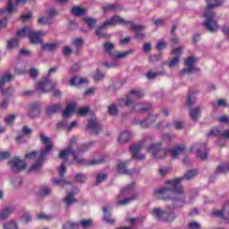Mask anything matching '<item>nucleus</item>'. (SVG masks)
I'll return each mask as SVG.
<instances>
[{"instance_id":"nucleus-8","label":"nucleus","mask_w":229,"mask_h":229,"mask_svg":"<svg viewBox=\"0 0 229 229\" xmlns=\"http://www.w3.org/2000/svg\"><path fill=\"white\" fill-rule=\"evenodd\" d=\"M17 37H28L31 44H42V37H44V32L35 31L33 29L24 27L21 30L17 31Z\"/></svg>"},{"instance_id":"nucleus-60","label":"nucleus","mask_w":229,"mask_h":229,"mask_svg":"<svg viewBox=\"0 0 229 229\" xmlns=\"http://www.w3.org/2000/svg\"><path fill=\"white\" fill-rule=\"evenodd\" d=\"M174 126L175 130H182L183 129V123L174 122Z\"/></svg>"},{"instance_id":"nucleus-47","label":"nucleus","mask_w":229,"mask_h":229,"mask_svg":"<svg viewBox=\"0 0 229 229\" xmlns=\"http://www.w3.org/2000/svg\"><path fill=\"white\" fill-rule=\"evenodd\" d=\"M106 180V174H98L97 175V184L101 183V182H105Z\"/></svg>"},{"instance_id":"nucleus-54","label":"nucleus","mask_w":229,"mask_h":229,"mask_svg":"<svg viewBox=\"0 0 229 229\" xmlns=\"http://www.w3.org/2000/svg\"><path fill=\"white\" fill-rule=\"evenodd\" d=\"M133 198H128L125 199L118 200L117 204L118 205H128L131 201H132Z\"/></svg>"},{"instance_id":"nucleus-6","label":"nucleus","mask_w":229,"mask_h":229,"mask_svg":"<svg viewBox=\"0 0 229 229\" xmlns=\"http://www.w3.org/2000/svg\"><path fill=\"white\" fill-rule=\"evenodd\" d=\"M208 3V6L205 9L204 17L206 18V21L204 22V26L209 33H216L217 30H219V25H217V21H213L214 17H216V13L212 12V8H217V6H221V3L219 0H206Z\"/></svg>"},{"instance_id":"nucleus-1","label":"nucleus","mask_w":229,"mask_h":229,"mask_svg":"<svg viewBox=\"0 0 229 229\" xmlns=\"http://www.w3.org/2000/svg\"><path fill=\"white\" fill-rule=\"evenodd\" d=\"M148 142H151V137L149 136L144 138L141 143H138L131 147V153L135 160H144L146 158V155L142 154L144 148L146 151L152 153L154 158H157V160L165 158L169 154L171 158L176 160V158L181 155H183V152L185 151L184 146L175 147L167 150L165 148H162L161 142L152 143L151 145L147 146Z\"/></svg>"},{"instance_id":"nucleus-15","label":"nucleus","mask_w":229,"mask_h":229,"mask_svg":"<svg viewBox=\"0 0 229 229\" xmlns=\"http://www.w3.org/2000/svg\"><path fill=\"white\" fill-rule=\"evenodd\" d=\"M213 216L216 217H221V219H224L225 221H229V203H226L222 211L221 210H214Z\"/></svg>"},{"instance_id":"nucleus-41","label":"nucleus","mask_w":229,"mask_h":229,"mask_svg":"<svg viewBox=\"0 0 229 229\" xmlns=\"http://www.w3.org/2000/svg\"><path fill=\"white\" fill-rule=\"evenodd\" d=\"M75 180L79 183H84L85 180H87V176H85L83 174H78L75 175Z\"/></svg>"},{"instance_id":"nucleus-7","label":"nucleus","mask_w":229,"mask_h":229,"mask_svg":"<svg viewBox=\"0 0 229 229\" xmlns=\"http://www.w3.org/2000/svg\"><path fill=\"white\" fill-rule=\"evenodd\" d=\"M117 24H122L123 26H129L131 30L136 31L137 33H139V31L146 30V27H144L143 25H135L132 21H128L119 16H114L109 20L106 21L105 23L98 27V30H97L96 31V35L98 37H105V35L101 33V30H104V28H108L110 26H117Z\"/></svg>"},{"instance_id":"nucleus-18","label":"nucleus","mask_w":229,"mask_h":229,"mask_svg":"<svg viewBox=\"0 0 229 229\" xmlns=\"http://www.w3.org/2000/svg\"><path fill=\"white\" fill-rule=\"evenodd\" d=\"M213 135L223 137L224 139H229V129L223 131L219 130V128H214L208 133V137H212Z\"/></svg>"},{"instance_id":"nucleus-12","label":"nucleus","mask_w":229,"mask_h":229,"mask_svg":"<svg viewBox=\"0 0 229 229\" xmlns=\"http://www.w3.org/2000/svg\"><path fill=\"white\" fill-rule=\"evenodd\" d=\"M10 165L13 173H19V171H24L26 169V163L19 157H13L10 161Z\"/></svg>"},{"instance_id":"nucleus-49","label":"nucleus","mask_w":229,"mask_h":229,"mask_svg":"<svg viewBox=\"0 0 229 229\" xmlns=\"http://www.w3.org/2000/svg\"><path fill=\"white\" fill-rule=\"evenodd\" d=\"M57 71H58V67H52V68H50L48 72H47V77L45 79H43V81L45 80H47V81H49L47 80V78H49V76H51V74H55V72H56Z\"/></svg>"},{"instance_id":"nucleus-52","label":"nucleus","mask_w":229,"mask_h":229,"mask_svg":"<svg viewBox=\"0 0 229 229\" xmlns=\"http://www.w3.org/2000/svg\"><path fill=\"white\" fill-rule=\"evenodd\" d=\"M63 53L65 56H69L72 55V48L69 47H64L63 48Z\"/></svg>"},{"instance_id":"nucleus-43","label":"nucleus","mask_w":229,"mask_h":229,"mask_svg":"<svg viewBox=\"0 0 229 229\" xmlns=\"http://www.w3.org/2000/svg\"><path fill=\"white\" fill-rule=\"evenodd\" d=\"M72 44L73 46H75V47H77V49H80V47L83 46V39L81 38L73 39Z\"/></svg>"},{"instance_id":"nucleus-13","label":"nucleus","mask_w":229,"mask_h":229,"mask_svg":"<svg viewBox=\"0 0 229 229\" xmlns=\"http://www.w3.org/2000/svg\"><path fill=\"white\" fill-rule=\"evenodd\" d=\"M194 64H196L195 57H188L185 61L186 68L182 71V74H191V72H196L199 71L198 68L194 67Z\"/></svg>"},{"instance_id":"nucleus-55","label":"nucleus","mask_w":229,"mask_h":229,"mask_svg":"<svg viewBox=\"0 0 229 229\" xmlns=\"http://www.w3.org/2000/svg\"><path fill=\"white\" fill-rule=\"evenodd\" d=\"M157 76H160V73L153 72H148L147 73V78H148V80H153L154 78H157Z\"/></svg>"},{"instance_id":"nucleus-2","label":"nucleus","mask_w":229,"mask_h":229,"mask_svg":"<svg viewBox=\"0 0 229 229\" xmlns=\"http://www.w3.org/2000/svg\"><path fill=\"white\" fill-rule=\"evenodd\" d=\"M196 174H198V171L191 170L184 174V177H179L172 181H168L165 183V187L156 190L155 194H162L164 199H168L165 196L169 194L172 201H178V199H182L183 198V187H182L180 183H182L183 180H192Z\"/></svg>"},{"instance_id":"nucleus-45","label":"nucleus","mask_w":229,"mask_h":229,"mask_svg":"<svg viewBox=\"0 0 229 229\" xmlns=\"http://www.w3.org/2000/svg\"><path fill=\"white\" fill-rule=\"evenodd\" d=\"M63 229H78V224L68 222L64 225Z\"/></svg>"},{"instance_id":"nucleus-40","label":"nucleus","mask_w":229,"mask_h":229,"mask_svg":"<svg viewBox=\"0 0 229 229\" xmlns=\"http://www.w3.org/2000/svg\"><path fill=\"white\" fill-rule=\"evenodd\" d=\"M115 47V45H114V43L111 42H106L104 44V49L105 51H106L107 53H110V51H112V49H114Z\"/></svg>"},{"instance_id":"nucleus-33","label":"nucleus","mask_w":229,"mask_h":229,"mask_svg":"<svg viewBox=\"0 0 229 229\" xmlns=\"http://www.w3.org/2000/svg\"><path fill=\"white\" fill-rule=\"evenodd\" d=\"M131 53V50L125 51V52H118L113 56V58L114 60H120L121 58H126V56H128Z\"/></svg>"},{"instance_id":"nucleus-35","label":"nucleus","mask_w":229,"mask_h":229,"mask_svg":"<svg viewBox=\"0 0 229 229\" xmlns=\"http://www.w3.org/2000/svg\"><path fill=\"white\" fill-rule=\"evenodd\" d=\"M19 46L18 39H11L7 42V49H13V47H17Z\"/></svg>"},{"instance_id":"nucleus-25","label":"nucleus","mask_w":229,"mask_h":229,"mask_svg":"<svg viewBox=\"0 0 229 229\" xmlns=\"http://www.w3.org/2000/svg\"><path fill=\"white\" fill-rule=\"evenodd\" d=\"M15 208L13 207H7L5 209L0 211V219L4 221L7 217H10L11 214H13Z\"/></svg>"},{"instance_id":"nucleus-53","label":"nucleus","mask_w":229,"mask_h":229,"mask_svg":"<svg viewBox=\"0 0 229 229\" xmlns=\"http://www.w3.org/2000/svg\"><path fill=\"white\" fill-rule=\"evenodd\" d=\"M133 185H135V183H131L129 185H127L123 190L121 191V196H123V194H124L125 192H128V191H131V189L133 188Z\"/></svg>"},{"instance_id":"nucleus-27","label":"nucleus","mask_w":229,"mask_h":229,"mask_svg":"<svg viewBox=\"0 0 229 229\" xmlns=\"http://www.w3.org/2000/svg\"><path fill=\"white\" fill-rule=\"evenodd\" d=\"M71 12L75 17H81V15H85V13H87V9L80 6H73Z\"/></svg>"},{"instance_id":"nucleus-61","label":"nucleus","mask_w":229,"mask_h":229,"mask_svg":"<svg viewBox=\"0 0 229 229\" xmlns=\"http://www.w3.org/2000/svg\"><path fill=\"white\" fill-rule=\"evenodd\" d=\"M64 174H65V164H62L59 169V176L63 178Z\"/></svg>"},{"instance_id":"nucleus-63","label":"nucleus","mask_w":229,"mask_h":229,"mask_svg":"<svg viewBox=\"0 0 229 229\" xmlns=\"http://www.w3.org/2000/svg\"><path fill=\"white\" fill-rule=\"evenodd\" d=\"M10 157V152H0V160H4Z\"/></svg>"},{"instance_id":"nucleus-23","label":"nucleus","mask_w":229,"mask_h":229,"mask_svg":"<svg viewBox=\"0 0 229 229\" xmlns=\"http://www.w3.org/2000/svg\"><path fill=\"white\" fill-rule=\"evenodd\" d=\"M40 115V106L38 104H35L30 107L29 117L31 119H35V117H38Z\"/></svg>"},{"instance_id":"nucleus-28","label":"nucleus","mask_w":229,"mask_h":229,"mask_svg":"<svg viewBox=\"0 0 229 229\" xmlns=\"http://www.w3.org/2000/svg\"><path fill=\"white\" fill-rule=\"evenodd\" d=\"M74 194H76V192L72 191L67 194L65 199H64V202L67 207H71V205L76 203V199H74Z\"/></svg>"},{"instance_id":"nucleus-3","label":"nucleus","mask_w":229,"mask_h":229,"mask_svg":"<svg viewBox=\"0 0 229 229\" xmlns=\"http://www.w3.org/2000/svg\"><path fill=\"white\" fill-rule=\"evenodd\" d=\"M73 144H76V139H72L70 141V144L68 146V148L62 150L59 154V158H67L69 157H73V159L78 164H84V165H98L99 164H103V159H92L89 161H87L85 159H79L78 157L81 153H83V151H87L88 148H90V146H93L94 142H89L87 145H84L82 148L79 150H73L72 146Z\"/></svg>"},{"instance_id":"nucleus-16","label":"nucleus","mask_w":229,"mask_h":229,"mask_svg":"<svg viewBox=\"0 0 229 229\" xmlns=\"http://www.w3.org/2000/svg\"><path fill=\"white\" fill-rule=\"evenodd\" d=\"M87 128L89 130H91V133L93 135H98V133H99V131H101V125L99 124V122L96 118L91 119L88 122Z\"/></svg>"},{"instance_id":"nucleus-34","label":"nucleus","mask_w":229,"mask_h":229,"mask_svg":"<svg viewBox=\"0 0 229 229\" xmlns=\"http://www.w3.org/2000/svg\"><path fill=\"white\" fill-rule=\"evenodd\" d=\"M90 108L89 106H83L78 109L77 114L81 117H83V115H87L89 114Z\"/></svg>"},{"instance_id":"nucleus-62","label":"nucleus","mask_w":229,"mask_h":229,"mask_svg":"<svg viewBox=\"0 0 229 229\" xmlns=\"http://www.w3.org/2000/svg\"><path fill=\"white\" fill-rule=\"evenodd\" d=\"M38 219H46L47 221H49V219H51V216H49V215L41 213V214L38 215Z\"/></svg>"},{"instance_id":"nucleus-26","label":"nucleus","mask_w":229,"mask_h":229,"mask_svg":"<svg viewBox=\"0 0 229 229\" xmlns=\"http://www.w3.org/2000/svg\"><path fill=\"white\" fill-rule=\"evenodd\" d=\"M76 111V104H68L66 109L63 112V117H71V114Z\"/></svg>"},{"instance_id":"nucleus-30","label":"nucleus","mask_w":229,"mask_h":229,"mask_svg":"<svg viewBox=\"0 0 229 229\" xmlns=\"http://www.w3.org/2000/svg\"><path fill=\"white\" fill-rule=\"evenodd\" d=\"M60 110H62V106L55 104L47 108V115H53V114H56V112H60Z\"/></svg>"},{"instance_id":"nucleus-21","label":"nucleus","mask_w":229,"mask_h":229,"mask_svg":"<svg viewBox=\"0 0 229 229\" xmlns=\"http://www.w3.org/2000/svg\"><path fill=\"white\" fill-rule=\"evenodd\" d=\"M103 212H104V219L106 223H108L109 225H114L115 223V219L111 218L110 206H105L103 208Z\"/></svg>"},{"instance_id":"nucleus-59","label":"nucleus","mask_w":229,"mask_h":229,"mask_svg":"<svg viewBox=\"0 0 229 229\" xmlns=\"http://www.w3.org/2000/svg\"><path fill=\"white\" fill-rule=\"evenodd\" d=\"M188 226L191 229H199L200 225L198 224V222H191Z\"/></svg>"},{"instance_id":"nucleus-14","label":"nucleus","mask_w":229,"mask_h":229,"mask_svg":"<svg viewBox=\"0 0 229 229\" xmlns=\"http://www.w3.org/2000/svg\"><path fill=\"white\" fill-rule=\"evenodd\" d=\"M28 0H8L6 10H0V13H13L15 11V7L19 4H26Z\"/></svg>"},{"instance_id":"nucleus-24","label":"nucleus","mask_w":229,"mask_h":229,"mask_svg":"<svg viewBox=\"0 0 229 229\" xmlns=\"http://www.w3.org/2000/svg\"><path fill=\"white\" fill-rule=\"evenodd\" d=\"M131 139V133L130 131H123L118 136L119 144H126L128 140Z\"/></svg>"},{"instance_id":"nucleus-19","label":"nucleus","mask_w":229,"mask_h":229,"mask_svg":"<svg viewBox=\"0 0 229 229\" xmlns=\"http://www.w3.org/2000/svg\"><path fill=\"white\" fill-rule=\"evenodd\" d=\"M56 15V11L55 9H50L48 11V16L47 18L41 17L38 19V24H51V20Z\"/></svg>"},{"instance_id":"nucleus-17","label":"nucleus","mask_w":229,"mask_h":229,"mask_svg":"<svg viewBox=\"0 0 229 229\" xmlns=\"http://www.w3.org/2000/svg\"><path fill=\"white\" fill-rule=\"evenodd\" d=\"M12 80H13V74L4 73L2 76V79L0 80V90H1L2 94H4V96L8 95V91H7V89H3V86L4 85V83H8V82L12 81Z\"/></svg>"},{"instance_id":"nucleus-50","label":"nucleus","mask_w":229,"mask_h":229,"mask_svg":"<svg viewBox=\"0 0 229 229\" xmlns=\"http://www.w3.org/2000/svg\"><path fill=\"white\" fill-rule=\"evenodd\" d=\"M15 121V115L14 114H10L5 118V123L6 124H13V122Z\"/></svg>"},{"instance_id":"nucleus-56","label":"nucleus","mask_w":229,"mask_h":229,"mask_svg":"<svg viewBox=\"0 0 229 229\" xmlns=\"http://www.w3.org/2000/svg\"><path fill=\"white\" fill-rule=\"evenodd\" d=\"M30 78H37L38 76V70L31 69L29 72Z\"/></svg>"},{"instance_id":"nucleus-36","label":"nucleus","mask_w":229,"mask_h":229,"mask_svg":"<svg viewBox=\"0 0 229 229\" xmlns=\"http://www.w3.org/2000/svg\"><path fill=\"white\" fill-rule=\"evenodd\" d=\"M4 229H17V224L15 221L11 220L4 225Z\"/></svg>"},{"instance_id":"nucleus-31","label":"nucleus","mask_w":229,"mask_h":229,"mask_svg":"<svg viewBox=\"0 0 229 229\" xmlns=\"http://www.w3.org/2000/svg\"><path fill=\"white\" fill-rule=\"evenodd\" d=\"M56 43H47L41 46L43 51H55L57 47Z\"/></svg>"},{"instance_id":"nucleus-51","label":"nucleus","mask_w":229,"mask_h":229,"mask_svg":"<svg viewBox=\"0 0 229 229\" xmlns=\"http://www.w3.org/2000/svg\"><path fill=\"white\" fill-rule=\"evenodd\" d=\"M165 47H167V43H165V41H159L157 45V49H158L159 51H162V49H165Z\"/></svg>"},{"instance_id":"nucleus-4","label":"nucleus","mask_w":229,"mask_h":229,"mask_svg":"<svg viewBox=\"0 0 229 229\" xmlns=\"http://www.w3.org/2000/svg\"><path fill=\"white\" fill-rule=\"evenodd\" d=\"M40 140L42 144H44L45 149L41 150L39 154L37 151H32L25 155V158H36L37 160V162L30 167V172L42 169V164H44L46 156L53 149V143L47 136L41 134Z\"/></svg>"},{"instance_id":"nucleus-37","label":"nucleus","mask_w":229,"mask_h":229,"mask_svg":"<svg viewBox=\"0 0 229 229\" xmlns=\"http://www.w3.org/2000/svg\"><path fill=\"white\" fill-rule=\"evenodd\" d=\"M80 225L82 228H90L92 226V219L81 220Z\"/></svg>"},{"instance_id":"nucleus-10","label":"nucleus","mask_w":229,"mask_h":229,"mask_svg":"<svg viewBox=\"0 0 229 229\" xmlns=\"http://www.w3.org/2000/svg\"><path fill=\"white\" fill-rule=\"evenodd\" d=\"M152 216L156 217V219H158V221H173L174 219V215L173 213H167L165 211H163L161 208H154L152 210Z\"/></svg>"},{"instance_id":"nucleus-64","label":"nucleus","mask_w":229,"mask_h":229,"mask_svg":"<svg viewBox=\"0 0 229 229\" xmlns=\"http://www.w3.org/2000/svg\"><path fill=\"white\" fill-rule=\"evenodd\" d=\"M214 106H226V100L219 99L217 104L214 105Z\"/></svg>"},{"instance_id":"nucleus-38","label":"nucleus","mask_w":229,"mask_h":229,"mask_svg":"<svg viewBox=\"0 0 229 229\" xmlns=\"http://www.w3.org/2000/svg\"><path fill=\"white\" fill-rule=\"evenodd\" d=\"M108 114H110V115H117V106H115V104H112L108 106Z\"/></svg>"},{"instance_id":"nucleus-9","label":"nucleus","mask_w":229,"mask_h":229,"mask_svg":"<svg viewBox=\"0 0 229 229\" xmlns=\"http://www.w3.org/2000/svg\"><path fill=\"white\" fill-rule=\"evenodd\" d=\"M56 87V82H53L51 81H41L37 83L36 90L39 94H47V92H51L53 90V94L55 98H60L62 96V92L59 89H55Z\"/></svg>"},{"instance_id":"nucleus-5","label":"nucleus","mask_w":229,"mask_h":229,"mask_svg":"<svg viewBox=\"0 0 229 229\" xmlns=\"http://www.w3.org/2000/svg\"><path fill=\"white\" fill-rule=\"evenodd\" d=\"M140 98H144V93L140 89H133L130 91L129 96L125 99H120L119 105L120 106H132L133 112H148V110H150L151 108V104L141 103L133 105V100L140 99Z\"/></svg>"},{"instance_id":"nucleus-48","label":"nucleus","mask_w":229,"mask_h":229,"mask_svg":"<svg viewBox=\"0 0 229 229\" xmlns=\"http://www.w3.org/2000/svg\"><path fill=\"white\" fill-rule=\"evenodd\" d=\"M186 103L189 106H192V105L196 103V98H194V95L188 96Z\"/></svg>"},{"instance_id":"nucleus-58","label":"nucleus","mask_w":229,"mask_h":229,"mask_svg":"<svg viewBox=\"0 0 229 229\" xmlns=\"http://www.w3.org/2000/svg\"><path fill=\"white\" fill-rule=\"evenodd\" d=\"M117 8V6H115V4H109L106 7H104V12H112V10H115Z\"/></svg>"},{"instance_id":"nucleus-57","label":"nucleus","mask_w":229,"mask_h":229,"mask_svg":"<svg viewBox=\"0 0 229 229\" xmlns=\"http://www.w3.org/2000/svg\"><path fill=\"white\" fill-rule=\"evenodd\" d=\"M219 123H225L226 124H229V117L227 115H222L218 117Z\"/></svg>"},{"instance_id":"nucleus-32","label":"nucleus","mask_w":229,"mask_h":229,"mask_svg":"<svg viewBox=\"0 0 229 229\" xmlns=\"http://www.w3.org/2000/svg\"><path fill=\"white\" fill-rule=\"evenodd\" d=\"M117 171L120 174H130V171L126 169V164L120 163L117 165Z\"/></svg>"},{"instance_id":"nucleus-22","label":"nucleus","mask_w":229,"mask_h":229,"mask_svg":"<svg viewBox=\"0 0 229 229\" xmlns=\"http://www.w3.org/2000/svg\"><path fill=\"white\" fill-rule=\"evenodd\" d=\"M85 83H89V81L86 78H76L73 77L70 80L71 87H80V85H84Z\"/></svg>"},{"instance_id":"nucleus-20","label":"nucleus","mask_w":229,"mask_h":229,"mask_svg":"<svg viewBox=\"0 0 229 229\" xmlns=\"http://www.w3.org/2000/svg\"><path fill=\"white\" fill-rule=\"evenodd\" d=\"M157 121V114H150L148 119L140 122L141 128H148Z\"/></svg>"},{"instance_id":"nucleus-11","label":"nucleus","mask_w":229,"mask_h":229,"mask_svg":"<svg viewBox=\"0 0 229 229\" xmlns=\"http://www.w3.org/2000/svg\"><path fill=\"white\" fill-rule=\"evenodd\" d=\"M191 151H197V155L199 158L201 160H207L208 158V150L207 149V145L203 144H195L191 148Z\"/></svg>"},{"instance_id":"nucleus-46","label":"nucleus","mask_w":229,"mask_h":229,"mask_svg":"<svg viewBox=\"0 0 229 229\" xmlns=\"http://www.w3.org/2000/svg\"><path fill=\"white\" fill-rule=\"evenodd\" d=\"M105 78V74H103L99 70H97L95 75H94V80L96 81H99L100 80H103Z\"/></svg>"},{"instance_id":"nucleus-42","label":"nucleus","mask_w":229,"mask_h":229,"mask_svg":"<svg viewBox=\"0 0 229 229\" xmlns=\"http://www.w3.org/2000/svg\"><path fill=\"white\" fill-rule=\"evenodd\" d=\"M178 64H180V57H178V55H177L168 63V66L169 67H176V65H178Z\"/></svg>"},{"instance_id":"nucleus-29","label":"nucleus","mask_w":229,"mask_h":229,"mask_svg":"<svg viewBox=\"0 0 229 229\" xmlns=\"http://www.w3.org/2000/svg\"><path fill=\"white\" fill-rule=\"evenodd\" d=\"M200 114L201 109L199 108V106H197L194 109H191L190 111V117L191 121H198Z\"/></svg>"},{"instance_id":"nucleus-44","label":"nucleus","mask_w":229,"mask_h":229,"mask_svg":"<svg viewBox=\"0 0 229 229\" xmlns=\"http://www.w3.org/2000/svg\"><path fill=\"white\" fill-rule=\"evenodd\" d=\"M48 194H51V189L47 186L42 187L40 191V196H48Z\"/></svg>"},{"instance_id":"nucleus-39","label":"nucleus","mask_w":229,"mask_h":229,"mask_svg":"<svg viewBox=\"0 0 229 229\" xmlns=\"http://www.w3.org/2000/svg\"><path fill=\"white\" fill-rule=\"evenodd\" d=\"M85 22L88 24L89 28H94V25L96 24L97 21L96 19L86 17L84 19Z\"/></svg>"}]
</instances>
